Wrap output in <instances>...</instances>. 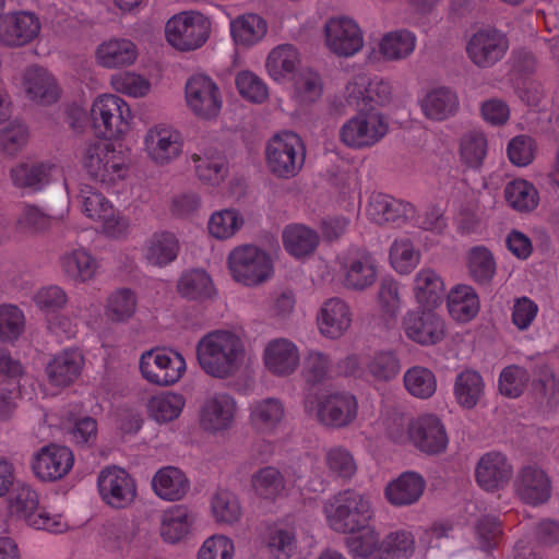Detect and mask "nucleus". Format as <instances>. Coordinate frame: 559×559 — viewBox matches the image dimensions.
I'll return each mask as SVG.
<instances>
[{
    "mask_svg": "<svg viewBox=\"0 0 559 559\" xmlns=\"http://www.w3.org/2000/svg\"><path fill=\"white\" fill-rule=\"evenodd\" d=\"M178 294L189 300H204L215 295L212 277L201 269L183 272L177 283Z\"/></svg>",
    "mask_w": 559,
    "mask_h": 559,
    "instance_id": "nucleus-50",
    "label": "nucleus"
},
{
    "mask_svg": "<svg viewBox=\"0 0 559 559\" xmlns=\"http://www.w3.org/2000/svg\"><path fill=\"white\" fill-rule=\"evenodd\" d=\"M377 559H412L416 552V538L412 530L399 528L389 532L381 542Z\"/></svg>",
    "mask_w": 559,
    "mask_h": 559,
    "instance_id": "nucleus-51",
    "label": "nucleus"
},
{
    "mask_svg": "<svg viewBox=\"0 0 559 559\" xmlns=\"http://www.w3.org/2000/svg\"><path fill=\"white\" fill-rule=\"evenodd\" d=\"M508 49L506 36L492 28L476 32L467 43L468 58L478 67H490L499 61Z\"/></svg>",
    "mask_w": 559,
    "mask_h": 559,
    "instance_id": "nucleus-28",
    "label": "nucleus"
},
{
    "mask_svg": "<svg viewBox=\"0 0 559 559\" xmlns=\"http://www.w3.org/2000/svg\"><path fill=\"white\" fill-rule=\"evenodd\" d=\"M305 409L323 425L342 428L356 419L358 403L347 392L322 393L307 396Z\"/></svg>",
    "mask_w": 559,
    "mask_h": 559,
    "instance_id": "nucleus-13",
    "label": "nucleus"
},
{
    "mask_svg": "<svg viewBox=\"0 0 559 559\" xmlns=\"http://www.w3.org/2000/svg\"><path fill=\"white\" fill-rule=\"evenodd\" d=\"M249 412L251 426L261 435L274 433L285 418V407L282 401L275 397L252 402Z\"/></svg>",
    "mask_w": 559,
    "mask_h": 559,
    "instance_id": "nucleus-43",
    "label": "nucleus"
},
{
    "mask_svg": "<svg viewBox=\"0 0 559 559\" xmlns=\"http://www.w3.org/2000/svg\"><path fill=\"white\" fill-rule=\"evenodd\" d=\"M228 29L235 47L250 49L264 40L269 32V23L260 14L247 12L230 17Z\"/></svg>",
    "mask_w": 559,
    "mask_h": 559,
    "instance_id": "nucleus-31",
    "label": "nucleus"
},
{
    "mask_svg": "<svg viewBox=\"0 0 559 559\" xmlns=\"http://www.w3.org/2000/svg\"><path fill=\"white\" fill-rule=\"evenodd\" d=\"M518 497L527 504L545 503L551 496V481L547 473L536 464L523 466L514 479Z\"/></svg>",
    "mask_w": 559,
    "mask_h": 559,
    "instance_id": "nucleus-27",
    "label": "nucleus"
},
{
    "mask_svg": "<svg viewBox=\"0 0 559 559\" xmlns=\"http://www.w3.org/2000/svg\"><path fill=\"white\" fill-rule=\"evenodd\" d=\"M22 88L31 100L41 105L53 104L61 95V88L53 74L36 66L25 70Z\"/></svg>",
    "mask_w": 559,
    "mask_h": 559,
    "instance_id": "nucleus-34",
    "label": "nucleus"
},
{
    "mask_svg": "<svg viewBox=\"0 0 559 559\" xmlns=\"http://www.w3.org/2000/svg\"><path fill=\"white\" fill-rule=\"evenodd\" d=\"M367 217L378 225L401 226L414 216L413 206L390 195L372 194L366 206Z\"/></svg>",
    "mask_w": 559,
    "mask_h": 559,
    "instance_id": "nucleus-32",
    "label": "nucleus"
},
{
    "mask_svg": "<svg viewBox=\"0 0 559 559\" xmlns=\"http://www.w3.org/2000/svg\"><path fill=\"white\" fill-rule=\"evenodd\" d=\"M245 225V216L236 207L214 211L207 221L209 234L217 240L231 239Z\"/></svg>",
    "mask_w": 559,
    "mask_h": 559,
    "instance_id": "nucleus-52",
    "label": "nucleus"
},
{
    "mask_svg": "<svg viewBox=\"0 0 559 559\" xmlns=\"http://www.w3.org/2000/svg\"><path fill=\"white\" fill-rule=\"evenodd\" d=\"M237 415V402L227 392L209 393L201 402L198 421L202 430L209 433L229 429Z\"/></svg>",
    "mask_w": 559,
    "mask_h": 559,
    "instance_id": "nucleus-19",
    "label": "nucleus"
},
{
    "mask_svg": "<svg viewBox=\"0 0 559 559\" xmlns=\"http://www.w3.org/2000/svg\"><path fill=\"white\" fill-rule=\"evenodd\" d=\"M140 48L135 41L124 36H108L94 48L95 64L104 70H122L135 66L140 59Z\"/></svg>",
    "mask_w": 559,
    "mask_h": 559,
    "instance_id": "nucleus-18",
    "label": "nucleus"
},
{
    "mask_svg": "<svg viewBox=\"0 0 559 559\" xmlns=\"http://www.w3.org/2000/svg\"><path fill=\"white\" fill-rule=\"evenodd\" d=\"M97 491L102 501L111 509L131 507L138 498L135 478L123 467L106 466L98 473Z\"/></svg>",
    "mask_w": 559,
    "mask_h": 559,
    "instance_id": "nucleus-15",
    "label": "nucleus"
},
{
    "mask_svg": "<svg viewBox=\"0 0 559 559\" xmlns=\"http://www.w3.org/2000/svg\"><path fill=\"white\" fill-rule=\"evenodd\" d=\"M305 146L298 134L283 131L271 136L264 148L269 171L277 178L295 177L305 163Z\"/></svg>",
    "mask_w": 559,
    "mask_h": 559,
    "instance_id": "nucleus-10",
    "label": "nucleus"
},
{
    "mask_svg": "<svg viewBox=\"0 0 559 559\" xmlns=\"http://www.w3.org/2000/svg\"><path fill=\"white\" fill-rule=\"evenodd\" d=\"M528 370L520 365L506 366L498 376V391L508 399L520 397L528 386Z\"/></svg>",
    "mask_w": 559,
    "mask_h": 559,
    "instance_id": "nucleus-60",
    "label": "nucleus"
},
{
    "mask_svg": "<svg viewBox=\"0 0 559 559\" xmlns=\"http://www.w3.org/2000/svg\"><path fill=\"white\" fill-rule=\"evenodd\" d=\"M353 321L354 312L350 305L340 297L325 299L316 314L320 335L331 341L343 337L350 330Z\"/></svg>",
    "mask_w": 559,
    "mask_h": 559,
    "instance_id": "nucleus-21",
    "label": "nucleus"
},
{
    "mask_svg": "<svg viewBox=\"0 0 559 559\" xmlns=\"http://www.w3.org/2000/svg\"><path fill=\"white\" fill-rule=\"evenodd\" d=\"M80 163L91 179L104 187H114L129 173L126 154L112 143H93L85 146Z\"/></svg>",
    "mask_w": 559,
    "mask_h": 559,
    "instance_id": "nucleus-7",
    "label": "nucleus"
},
{
    "mask_svg": "<svg viewBox=\"0 0 559 559\" xmlns=\"http://www.w3.org/2000/svg\"><path fill=\"white\" fill-rule=\"evenodd\" d=\"M84 358L78 349H64L56 354L46 367V374L51 385L66 388L81 376Z\"/></svg>",
    "mask_w": 559,
    "mask_h": 559,
    "instance_id": "nucleus-38",
    "label": "nucleus"
},
{
    "mask_svg": "<svg viewBox=\"0 0 559 559\" xmlns=\"http://www.w3.org/2000/svg\"><path fill=\"white\" fill-rule=\"evenodd\" d=\"M186 399L181 393L167 391L152 395L146 402L147 416L158 424H168L181 415Z\"/></svg>",
    "mask_w": 559,
    "mask_h": 559,
    "instance_id": "nucleus-49",
    "label": "nucleus"
},
{
    "mask_svg": "<svg viewBox=\"0 0 559 559\" xmlns=\"http://www.w3.org/2000/svg\"><path fill=\"white\" fill-rule=\"evenodd\" d=\"M8 504L10 513L28 525L39 507V496L31 485L19 483L10 495Z\"/></svg>",
    "mask_w": 559,
    "mask_h": 559,
    "instance_id": "nucleus-57",
    "label": "nucleus"
},
{
    "mask_svg": "<svg viewBox=\"0 0 559 559\" xmlns=\"http://www.w3.org/2000/svg\"><path fill=\"white\" fill-rule=\"evenodd\" d=\"M183 150V134L173 124L154 123L143 134L142 151L145 157L155 166H169L181 158Z\"/></svg>",
    "mask_w": 559,
    "mask_h": 559,
    "instance_id": "nucleus-12",
    "label": "nucleus"
},
{
    "mask_svg": "<svg viewBox=\"0 0 559 559\" xmlns=\"http://www.w3.org/2000/svg\"><path fill=\"white\" fill-rule=\"evenodd\" d=\"M412 293L419 307L438 308L445 293L444 280L431 266H423L413 277Z\"/></svg>",
    "mask_w": 559,
    "mask_h": 559,
    "instance_id": "nucleus-37",
    "label": "nucleus"
},
{
    "mask_svg": "<svg viewBox=\"0 0 559 559\" xmlns=\"http://www.w3.org/2000/svg\"><path fill=\"white\" fill-rule=\"evenodd\" d=\"M40 31V19L31 11H9L0 17V44L7 47L26 46L39 36Z\"/></svg>",
    "mask_w": 559,
    "mask_h": 559,
    "instance_id": "nucleus-20",
    "label": "nucleus"
},
{
    "mask_svg": "<svg viewBox=\"0 0 559 559\" xmlns=\"http://www.w3.org/2000/svg\"><path fill=\"white\" fill-rule=\"evenodd\" d=\"M210 514L218 525L233 527L240 523L243 510L235 492L219 488L210 499Z\"/></svg>",
    "mask_w": 559,
    "mask_h": 559,
    "instance_id": "nucleus-46",
    "label": "nucleus"
},
{
    "mask_svg": "<svg viewBox=\"0 0 559 559\" xmlns=\"http://www.w3.org/2000/svg\"><path fill=\"white\" fill-rule=\"evenodd\" d=\"M266 543L269 548L280 557H290L297 547L296 532L294 525L281 521L269 528Z\"/></svg>",
    "mask_w": 559,
    "mask_h": 559,
    "instance_id": "nucleus-63",
    "label": "nucleus"
},
{
    "mask_svg": "<svg viewBox=\"0 0 559 559\" xmlns=\"http://www.w3.org/2000/svg\"><path fill=\"white\" fill-rule=\"evenodd\" d=\"M322 513L326 525L341 534L356 533L376 514L372 499L356 490L340 491L323 501Z\"/></svg>",
    "mask_w": 559,
    "mask_h": 559,
    "instance_id": "nucleus-2",
    "label": "nucleus"
},
{
    "mask_svg": "<svg viewBox=\"0 0 559 559\" xmlns=\"http://www.w3.org/2000/svg\"><path fill=\"white\" fill-rule=\"evenodd\" d=\"M63 277L74 284H88L100 274L102 264L93 252L83 246L66 250L59 258Z\"/></svg>",
    "mask_w": 559,
    "mask_h": 559,
    "instance_id": "nucleus-23",
    "label": "nucleus"
},
{
    "mask_svg": "<svg viewBox=\"0 0 559 559\" xmlns=\"http://www.w3.org/2000/svg\"><path fill=\"white\" fill-rule=\"evenodd\" d=\"M74 455L70 448L50 443L36 450L29 461L34 477L43 483L62 479L72 469Z\"/></svg>",
    "mask_w": 559,
    "mask_h": 559,
    "instance_id": "nucleus-17",
    "label": "nucleus"
},
{
    "mask_svg": "<svg viewBox=\"0 0 559 559\" xmlns=\"http://www.w3.org/2000/svg\"><path fill=\"white\" fill-rule=\"evenodd\" d=\"M156 497L167 502L185 499L190 491V480L178 467L164 466L155 472L151 480Z\"/></svg>",
    "mask_w": 559,
    "mask_h": 559,
    "instance_id": "nucleus-39",
    "label": "nucleus"
},
{
    "mask_svg": "<svg viewBox=\"0 0 559 559\" xmlns=\"http://www.w3.org/2000/svg\"><path fill=\"white\" fill-rule=\"evenodd\" d=\"M281 238L284 250L296 260L308 259L320 245L317 230L304 224L285 226Z\"/></svg>",
    "mask_w": 559,
    "mask_h": 559,
    "instance_id": "nucleus-41",
    "label": "nucleus"
},
{
    "mask_svg": "<svg viewBox=\"0 0 559 559\" xmlns=\"http://www.w3.org/2000/svg\"><path fill=\"white\" fill-rule=\"evenodd\" d=\"M230 278L240 286L257 288L270 282L275 274L274 260L265 249L251 245H238L226 257Z\"/></svg>",
    "mask_w": 559,
    "mask_h": 559,
    "instance_id": "nucleus-5",
    "label": "nucleus"
},
{
    "mask_svg": "<svg viewBox=\"0 0 559 559\" xmlns=\"http://www.w3.org/2000/svg\"><path fill=\"white\" fill-rule=\"evenodd\" d=\"M324 48L337 58H353L365 46V34L359 23L347 15L326 19L322 26Z\"/></svg>",
    "mask_w": 559,
    "mask_h": 559,
    "instance_id": "nucleus-14",
    "label": "nucleus"
},
{
    "mask_svg": "<svg viewBox=\"0 0 559 559\" xmlns=\"http://www.w3.org/2000/svg\"><path fill=\"white\" fill-rule=\"evenodd\" d=\"M485 381L483 376L474 369H464L459 372L453 382V397L463 409L475 408L485 395Z\"/></svg>",
    "mask_w": 559,
    "mask_h": 559,
    "instance_id": "nucleus-45",
    "label": "nucleus"
},
{
    "mask_svg": "<svg viewBox=\"0 0 559 559\" xmlns=\"http://www.w3.org/2000/svg\"><path fill=\"white\" fill-rule=\"evenodd\" d=\"M252 486L257 495L263 499L276 500L287 493L284 476L273 466L258 471L252 477Z\"/></svg>",
    "mask_w": 559,
    "mask_h": 559,
    "instance_id": "nucleus-59",
    "label": "nucleus"
},
{
    "mask_svg": "<svg viewBox=\"0 0 559 559\" xmlns=\"http://www.w3.org/2000/svg\"><path fill=\"white\" fill-rule=\"evenodd\" d=\"M61 176V168L56 162L20 164L12 168L11 178L15 187L28 192H39Z\"/></svg>",
    "mask_w": 559,
    "mask_h": 559,
    "instance_id": "nucleus-33",
    "label": "nucleus"
},
{
    "mask_svg": "<svg viewBox=\"0 0 559 559\" xmlns=\"http://www.w3.org/2000/svg\"><path fill=\"white\" fill-rule=\"evenodd\" d=\"M447 310L454 322L468 323L480 311V298L471 285L457 284L447 294Z\"/></svg>",
    "mask_w": 559,
    "mask_h": 559,
    "instance_id": "nucleus-40",
    "label": "nucleus"
},
{
    "mask_svg": "<svg viewBox=\"0 0 559 559\" xmlns=\"http://www.w3.org/2000/svg\"><path fill=\"white\" fill-rule=\"evenodd\" d=\"M426 483L414 472H407L390 481L384 488V497L394 507L416 503L424 493Z\"/></svg>",
    "mask_w": 559,
    "mask_h": 559,
    "instance_id": "nucleus-44",
    "label": "nucleus"
},
{
    "mask_svg": "<svg viewBox=\"0 0 559 559\" xmlns=\"http://www.w3.org/2000/svg\"><path fill=\"white\" fill-rule=\"evenodd\" d=\"M141 377L150 384L168 388L177 384L187 372L183 355L171 347L144 350L139 358Z\"/></svg>",
    "mask_w": 559,
    "mask_h": 559,
    "instance_id": "nucleus-9",
    "label": "nucleus"
},
{
    "mask_svg": "<svg viewBox=\"0 0 559 559\" xmlns=\"http://www.w3.org/2000/svg\"><path fill=\"white\" fill-rule=\"evenodd\" d=\"M346 546L354 557L364 559H377L380 556L382 538L380 532L370 522L364 527L349 533Z\"/></svg>",
    "mask_w": 559,
    "mask_h": 559,
    "instance_id": "nucleus-53",
    "label": "nucleus"
},
{
    "mask_svg": "<svg viewBox=\"0 0 559 559\" xmlns=\"http://www.w3.org/2000/svg\"><path fill=\"white\" fill-rule=\"evenodd\" d=\"M263 365L275 377L286 378L295 373L300 366L299 347L290 340L278 337L271 340L263 349Z\"/></svg>",
    "mask_w": 559,
    "mask_h": 559,
    "instance_id": "nucleus-25",
    "label": "nucleus"
},
{
    "mask_svg": "<svg viewBox=\"0 0 559 559\" xmlns=\"http://www.w3.org/2000/svg\"><path fill=\"white\" fill-rule=\"evenodd\" d=\"M190 158L194 176L202 185L217 188L227 179L229 164L225 154L217 147H200Z\"/></svg>",
    "mask_w": 559,
    "mask_h": 559,
    "instance_id": "nucleus-26",
    "label": "nucleus"
},
{
    "mask_svg": "<svg viewBox=\"0 0 559 559\" xmlns=\"http://www.w3.org/2000/svg\"><path fill=\"white\" fill-rule=\"evenodd\" d=\"M301 53L292 44H281L272 48L265 59V72L277 84L295 78L301 67Z\"/></svg>",
    "mask_w": 559,
    "mask_h": 559,
    "instance_id": "nucleus-35",
    "label": "nucleus"
},
{
    "mask_svg": "<svg viewBox=\"0 0 559 559\" xmlns=\"http://www.w3.org/2000/svg\"><path fill=\"white\" fill-rule=\"evenodd\" d=\"M214 32L212 16L199 10H185L170 16L164 26L165 41L180 53L204 47Z\"/></svg>",
    "mask_w": 559,
    "mask_h": 559,
    "instance_id": "nucleus-4",
    "label": "nucleus"
},
{
    "mask_svg": "<svg viewBox=\"0 0 559 559\" xmlns=\"http://www.w3.org/2000/svg\"><path fill=\"white\" fill-rule=\"evenodd\" d=\"M243 338L230 330H215L200 338L197 359L201 369L216 379L234 377L246 360Z\"/></svg>",
    "mask_w": 559,
    "mask_h": 559,
    "instance_id": "nucleus-1",
    "label": "nucleus"
},
{
    "mask_svg": "<svg viewBox=\"0 0 559 559\" xmlns=\"http://www.w3.org/2000/svg\"><path fill=\"white\" fill-rule=\"evenodd\" d=\"M389 264L399 275H409L421 261V251L406 235L396 237L389 248Z\"/></svg>",
    "mask_w": 559,
    "mask_h": 559,
    "instance_id": "nucleus-48",
    "label": "nucleus"
},
{
    "mask_svg": "<svg viewBox=\"0 0 559 559\" xmlns=\"http://www.w3.org/2000/svg\"><path fill=\"white\" fill-rule=\"evenodd\" d=\"M417 38L408 29L401 28L383 34L366 52L368 63L380 61H401L408 58L415 50Z\"/></svg>",
    "mask_w": 559,
    "mask_h": 559,
    "instance_id": "nucleus-22",
    "label": "nucleus"
},
{
    "mask_svg": "<svg viewBox=\"0 0 559 559\" xmlns=\"http://www.w3.org/2000/svg\"><path fill=\"white\" fill-rule=\"evenodd\" d=\"M403 383L407 393L419 400H427L437 391L436 374L423 366L408 368L403 376Z\"/></svg>",
    "mask_w": 559,
    "mask_h": 559,
    "instance_id": "nucleus-56",
    "label": "nucleus"
},
{
    "mask_svg": "<svg viewBox=\"0 0 559 559\" xmlns=\"http://www.w3.org/2000/svg\"><path fill=\"white\" fill-rule=\"evenodd\" d=\"M133 118L129 103L114 93L98 94L88 110V120L95 133L109 140L123 139L132 129Z\"/></svg>",
    "mask_w": 559,
    "mask_h": 559,
    "instance_id": "nucleus-6",
    "label": "nucleus"
},
{
    "mask_svg": "<svg viewBox=\"0 0 559 559\" xmlns=\"http://www.w3.org/2000/svg\"><path fill=\"white\" fill-rule=\"evenodd\" d=\"M110 87L118 94L131 98H144L152 92V82L136 71H118L109 78Z\"/></svg>",
    "mask_w": 559,
    "mask_h": 559,
    "instance_id": "nucleus-55",
    "label": "nucleus"
},
{
    "mask_svg": "<svg viewBox=\"0 0 559 559\" xmlns=\"http://www.w3.org/2000/svg\"><path fill=\"white\" fill-rule=\"evenodd\" d=\"M466 269L469 277L479 285L491 283L496 275L497 263L492 252L484 247L476 246L466 254Z\"/></svg>",
    "mask_w": 559,
    "mask_h": 559,
    "instance_id": "nucleus-54",
    "label": "nucleus"
},
{
    "mask_svg": "<svg viewBox=\"0 0 559 559\" xmlns=\"http://www.w3.org/2000/svg\"><path fill=\"white\" fill-rule=\"evenodd\" d=\"M401 326L406 338L420 346L437 345L447 336V322L436 308L419 307L406 311Z\"/></svg>",
    "mask_w": 559,
    "mask_h": 559,
    "instance_id": "nucleus-16",
    "label": "nucleus"
},
{
    "mask_svg": "<svg viewBox=\"0 0 559 559\" xmlns=\"http://www.w3.org/2000/svg\"><path fill=\"white\" fill-rule=\"evenodd\" d=\"M513 476V466L500 452H488L475 466V479L485 491L495 492L508 486Z\"/></svg>",
    "mask_w": 559,
    "mask_h": 559,
    "instance_id": "nucleus-24",
    "label": "nucleus"
},
{
    "mask_svg": "<svg viewBox=\"0 0 559 559\" xmlns=\"http://www.w3.org/2000/svg\"><path fill=\"white\" fill-rule=\"evenodd\" d=\"M401 371L397 356L391 350L374 353L366 362V374L376 382H390Z\"/></svg>",
    "mask_w": 559,
    "mask_h": 559,
    "instance_id": "nucleus-61",
    "label": "nucleus"
},
{
    "mask_svg": "<svg viewBox=\"0 0 559 559\" xmlns=\"http://www.w3.org/2000/svg\"><path fill=\"white\" fill-rule=\"evenodd\" d=\"M389 437L397 444H411L429 455L444 452L449 444L444 425L430 413L401 419L390 428Z\"/></svg>",
    "mask_w": 559,
    "mask_h": 559,
    "instance_id": "nucleus-3",
    "label": "nucleus"
},
{
    "mask_svg": "<svg viewBox=\"0 0 559 559\" xmlns=\"http://www.w3.org/2000/svg\"><path fill=\"white\" fill-rule=\"evenodd\" d=\"M195 523L197 514L187 506L168 507L160 515L159 536L167 544L178 545L192 535Z\"/></svg>",
    "mask_w": 559,
    "mask_h": 559,
    "instance_id": "nucleus-29",
    "label": "nucleus"
},
{
    "mask_svg": "<svg viewBox=\"0 0 559 559\" xmlns=\"http://www.w3.org/2000/svg\"><path fill=\"white\" fill-rule=\"evenodd\" d=\"M418 104L425 118L439 122L455 116L460 108L457 94L442 85L423 90Z\"/></svg>",
    "mask_w": 559,
    "mask_h": 559,
    "instance_id": "nucleus-30",
    "label": "nucleus"
},
{
    "mask_svg": "<svg viewBox=\"0 0 559 559\" xmlns=\"http://www.w3.org/2000/svg\"><path fill=\"white\" fill-rule=\"evenodd\" d=\"M183 98L187 110L201 122H216L222 115L224 95L209 74L190 75L183 86Z\"/></svg>",
    "mask_w": 559,
    "mask_h": 559,
    "instance_id": "nucleus-8",
    "label": "nucleus"
},
{
    "mask_svg": "<svg viewBox=\"0 0 559 559\" xmlns=\"http://www.w3.org/2000/svg\"><path fill=\"white\" fill-rule=\"evenodd\" d=\"M27 526L37 531L62 534L69 531L70 523L66 514L56 508V503H48L38 507Z\"/></svg>",
    "mask_w": 559,
    "mask_h": 559,
    "instance_id": "nucleus-62",
    "label": "nucleus"
},
{
    "mask_svg": "<svg viewBox=\"0 0 559 559\" xmlns=\"http://www.w3.org/2000/svg\"><path fill=\"white\" fill-rule=\"evenodd\" d=\"M389 119L380 111H360L348 118L340 127L338 140L352 150L370 148L389 133Z\"/></svg>",
    "mask_w": 559,
    "mask_h": 559,
    "instance_id": "nucleus-11",
    "label": "nucleus"
},
{
    "mask_svg": "<svg viewBox=\"0 0 559 559\" xmlns=\"http://www.w3.org/2000/svg\"><path fill=\"white\" fill-rule=\"evenodd\" d=\"M378 277L376 260L368 253L348 257L343 264V283L354 290H364L373 285Z\"/></svg>",
    "mask_w": 559,
    "mask_h": 559,
    "instance_id": "nucleus-42",
    "label": "nucleus"
},
{
    "mask_svg": "<svg viewBox=\"0 0 559 559\" xmlns=\"http://www.w3.org/2000/svg\"><path fill=\"white\" fill-rule=\"evenodd\" d=\"M135 310L136 296L129 288H118L106 298L104 312L111 322H126L133 317Z\"/></svg>",
    "mask_w": 559,
    "mask_h": 559,
    "instance_id": "nucleus-58",
    "label": "nucleus"
},
{
    "mask_svg": "<svg viewBox=\"0 0 559 559\" xmlns=\"http://www.w3.org/2000/svg\"><path fill=\"white\" fill-rule=\"evenodd\" d=\"M235 542L225 534H213L206 537L197 551V559H234Z\"/></svg>",
    "mask_w": 559,
    "mask_h": 559,
    "instance_id": "nucleus-64",
    "label": "nucleus"
},
{
    "mask_svg": "<svg viewBox=\"0 0 559 559\" xmlns=\"http://www.w3.org/2000/svg\"><path fill=\"white\" fill-rule=\"evenodd\" d=\"M503 198L508 206L520 214L534 212L540 201L535 185L523 178L509 181L503 189Z\"/></svg>",
    "mask_w": 559,
    "mask_h": 559,
    "instance_id": "nucleus-47",
    "label": "nucleus"
},
{
    "mask_svg": "<svg viewBox=\"0 0 559 559\" xmlns=\"http://www.w3.org/2000/svg\"><path fill=\"white\" fill-rule=\"evenodd\" d=\"M180 252V242L178 237L167 230L153 233L144 241L141 254L147 265L154 267H166L175 262Z\"/></svg>",
    "mask_w": 559,
    "mask_h": 559,
    "instance_id": "nucleus-36",
    "label": "nucleus"
}]
</instances>
